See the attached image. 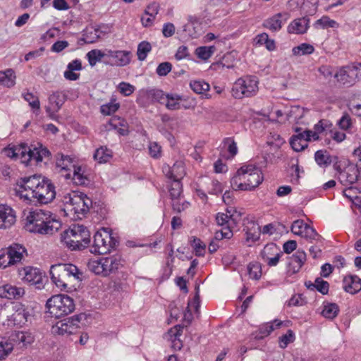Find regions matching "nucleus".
<instances>
[{"label": "nucleus", "mask_w": 361, "mask_h": 361, "mask_svg": "<svg viewBox=\"0 0 361 361\" xmlns=\"http://www.w3.org/2000/svg\"><path fill=\"white\" fill-rule=\"evenodd\" d=\"M19 186L25 192V194H21L22 197L35 204H47L56 197V188L51 180L41 175L23 178Z\"/></svg>", "instance_id": "nucleus-1"}, {"label": "nucleus", "mask_w": 361, "mask_h": 361, "mask_svg": "<svg viewBox=\"0 0 361 361\" xmlns=\"http://www.w3.org/2000/svg\"><path fill=\"white\" fill-rule=\"evenodd\" d=\"M26 221L29 231L44 235H52L61 226V221L51 218V212L42 209L31 212Z\"/></svg>", "instance_id": "nucleus-2"}, {"label": "nucleus", "mask_w": 361, "mask_h": 361, "mask_svg": "<svg viewBox=\"0 0 361 361\" xmlns=\"http://www.w3.org/2000/svg\"><path fill=\"white\" fill-rule=\"evenodd\" d=\"M61 241L71 250H83L90 243V233L83 225H73L61 234Z\"/></svg>", "instance_id": "nucleus-3"}, {"label": "nucleus", "mask_w": 361, "mask_h": 361, "mask_svg": "<svg viewBox=\"0 0 361 361\" xmlns=\"http://www.w3.org/2000/svg\"><path fill=\"white\" fill-rule=\"evenodd\" d=\"M49 274L52 281L57 287L65 289L67 281L71 277L82 280V272L72 264H57L51 266Z\"/></svg>", "instance_id": "nucleus-4"}, {"label": "nucleus", "mask_w": 361, "mask_h": 361, "mask_svg": "<svg viewBox=\"0 0 361 361\" xmlns=\"http://www.w3.org/2000/svg\"><path fill=\"white\" fill-rule=\"evenodd\" d=\"M118 244L119 241L113 236L112 231L109 228H102L94 235L90 251L93 254L105 255L115 249Z\"/></svg>", "instance_id": "nucleus-5"}, {"label": "nucleus", "mask_w": 361, "mask_h": 361, "mask_svg": "<svg viewBox=\"0 0 361 361\" xmlns=\"http://www.w3.org/2000/svg\"><path fill=\"white\" fill-rule=\"evenodd\" d=\"M47 312L55 318L68 315L75 310L73 298L65 294L55 295L51 297L46 303Z\"/></svg>", "instance_id": "nucleus-6"}, {"label": "nucleus", "mask_w": 361, "mask_h": 361, "mask_svg": "<svg viewBox=\"0 0 361 361\" xmlns=\"http://www.w3.org/2000/svg\"><path fill=\"white\" fill-rule=\"evenodd\" d=\"M258 90V80L255 76L246 75L238 78L231 90L232 96L235 99L250 97Z\"/></svg>", "instance_id": "nucleus-7"}, {"label": "nucleus", "mask_w": 361, "mask_h": 361, "mask_svg": "<svg viewBox=\"0 0 361 361\" xmlns=\"http://www.w3.org/2000/svg\"><path fill=\"white\" fill-rule=\"evenodd\" d=\"M82 318H85V314H80L72 317L59 321L52 326V332L62 336H69L75 334L80 329V323Z\"/></svg>", "instance_id": "nucleus-8"}, {"label": "nucleus", "mask_w": 361, "mask_h": 361, "mask_svg": "<svg viewBox=\"0 0 361 361\" xmlns=\"http://www.w3.org/2000/svg\"><path fill=\"white\" fill-rule=\"evenodd\" d=\"M19 275L22 276V280L30 285L35 286L37 289L44 287V274L38 268L25 267L19 270Z\"/></svg>", "instance_id": "nucleus-9"}, {"label": "nucleus", "mask_w": 361, "mask_h": 361, "mask_svg": "<svg viewBox=\"0 0 361 361\" xmlns=\"http://www.w3.org/2000/svg\"><path fill=\"white\" fill-rule=\"evenodd\" d=\"M71 208L70 210L73 212L74 214H77V216L80 219L84 216L90 210V207L92 205V200L87 197L86 195L81 194L73 195L72 197H68V201Z\"/></svg>", "instance_id": "nucleus-10"}, {"label": "nucleus", "mask_w": 361, "mask_h": 361, "mask_svg": "<svg viewBox=\"0 0 361 361\" xmlns=\"http://www.w3.org/2000/svg\"><path fill=\"white\" fill-rule=\"evenodd\" d=\"M131 52L126 50L106 51V60L104 63L111 66H125L130 62Z\"/></svg>", "instance_id": "nucleus-11"}, {"label": "nucleus", "mask_w": 361, "mask_h": 361, "mask_svg": "<svg viewBox=\"0 0 361 361\" xmlns=\"http://www.w3.org/2000/svg\"><path fill=\"white\" fill-rule=\"evenodd\" d=\"M281 255H283V252L279 250V248L274 243L267 245L261 252L263 260L269 267L276 266Z\"/></svg>", "instance_id": "nucleus-12"}, {"label": "nucleus", "mask_w": 361, "mask_h": 361, "mask_svg": "<svg viewBox=\"0 0 361 361\" xmlns=\"http://www.w3.org/2000/svg\"><path fill=\"white\" fill-rule=\"evenodd\" d=\"M247 169V191L253 190L263 181V176L260 169L254 165H246Z\"/></svg>", "instance_id": "nucleus-13"}, {"label": "nucleus", "mask_w": 361, "mask_h": 361, "mask_svg": "<svg viewBox=\"0 0 361 361\" xmlns=\"http://www.w3.org/2000/svg\"><path fill=\"white\" fill-rule=\"evenodd\" d=\"M289 14L287 12L278 13L273 16L266 19L263 22V27L272 31H279L283 25L289 19Z\"/></svg>", "instance_id": "nucleus-14"}, {"label": "nucleus", "mask_w": 361, "mask_h": 361, "mask_svg": "<svg viewBox=\"0 0 361 361\" xmlns=\"http://www.w3.org/2000/svg\"><path fill=\"white\" fill-rule=\"evenodd\" d=\"M104 276H108L116 273L121 267L123 261L120 256L113 255L103 257Z\"/></svg>", "instance_id": "nucleus-15"}, {"label": "nucleus", "mask_w": 361, "mask_h": 361, "mask_svg": "<svg viewBox=\"0 0 361 361\" xmlns=\"http://www.w3.org/2000/svg\"><path fill=\"white\" fill-rule=\"evenodd\" d=\"M16 222L14 210L4 204H0V228H10Z\"/></svg>", "instance_id": "nucleus-16"}, {"label": "nucleus", "mask_w": 361, "mask_h": 361, "mask_svg": "<svg viewBox=\"0 0 361 361\" xmlns=\"http://www.w3.org/2000/svg\"><path fill=\"white\" fill-rule=\"evenodd\" d=\"M165 176L172 180H180L185 176V169L182 161H176L173 166L169 165L163 167Z\"/></svg>", "instance_id": "nucleus-17"}, {"label": "nucleus", "mask_w": 361, "mask_h": 361, "mask_svg": "<svg viewBox=\"0 0 361 361\" xmlns=\"http://www.w3.org/2000/svg\"><path fill=\"white\" fill-rule=\"evenodd\" d=\"M343 290L352 295L361 290V279L356 275H348L343 279Z\"/></svg>", "instance_id": "nucleus-18"}, {"label": "nucleus", "mask_w": 361, "mask_h": 361, "mask_svg": "<svg viewBox=\"0 0 361 361\" xmlns=\"http://www.w3.org/2000/svg\"><path fill=\"white\" fill-rule=\"evenodd\" d=\"M25 294V290L22 287H17L10 284H6L0 287V297L9 300L18 299Z\"/></svg>", "instance_id": "nucleus-19"}, {"label": "nucleus", "mask_w": 361, "mask_h": 361, "mask_svg": "<svg viewBox=\"0 0 361 361\" xmlns=\"http://www.w3.org/2000/svg\"><path fill=\"white\" fill-rule=\"evenodd\" d=\"M67 99L66 94L61 91H56L51 94L49 97V106L46 108L47 112L49 113L51 111L53 112L58 111Z\"/></svg>", "instance_id": "nucleus-20"}, {"label": "nucleus", "mask_w": 361, "mask_h": 361, "mask_svg": "<svg viewBox=\"0 0 361 361\" xmlns=\"http://www.w3.org/2000/svg\"><path fill=\"white\" fill-rule=\"evenodd\" d=\"M285 322L274 319L271 322H267L261 324L259 326L258 331L256 333L255 338L262 339L264 337L268 336L270 334L276 329H279L284 324Z\"/></svg>", "instance_id": "nucleus-21"}, {"label": "nucleus", "mask_w": 361, "mask_h": 361, "mask_svg": "<svg viewBox=\"0 0 361 361\" xmlns=\"http://www.w3.org/2000/svg\"><path fill=\"white\" fill-rule=\"evenodd\" d=\"M306 261V253L298 250L294 255H293L288 262L289 271L293 274L298 273Z\"/></svg>", "instance_id": "nucleus-22"}, {"label": "nucleus", "mask_w": 361, "mask_h": 361, "mask_svg": "<svg viewBox=\"0 0 361 361\" xmlns=\"http://www.w3.org/2000/svg\"><path fill=\"white\" fill-rule=\"evenodd\" d=\"M6 251L10 257L13 264L20 262L24 255H27V250L25 247L18 243H13L6 248Z\"/></svg>", "instance_id": "nucleus-23"}, {"label": "nucleus", "mask_w": 361, "mask_h": 361, "mask_svg": "<svg viewBox=\"0 0 361 361\" xmlns=\"http://www.w3.org/2000/svg\"><path fill=\"white\" fill-rule=\"evenodd\" d=\"M14 310L15 311L12 314L14 324L20 326L24 325L30 317L29 311L22 304L16 305Z\"/></svg>", "instance_id": "nucleus-24"}, {"label": "nucleus", "mask_w": 361, "mask_h": 361, "mask_svg": "<svg viewBox=\"0 0 361 361\" xmlns=\"http://www.w3.org/2000/svg\"><path fill=\"white\" fill-rule=\"evenodd\" d=\"M310 19L302 17L294 20L288 27V32L294 34H304L309 27Z\"/></svg>", "instance_id": "nucleus-25"}, {"label": "nucleus", "mask_w": 361, "mask_h": 361, "mask_svg": "<svg viewBox=\"0 0 361 361\" xmlns=\"http://www.w3.org/2000/svg\"><path fill=\"white\" fill-rule=\"evenodd\" d=\"M314 160L317 165L325 169L334 161L337 163L338 157H332L326 150L319 149L314 153Z\"/></svg>", "instance_id": "nucleus-26"}, {"label": "nucleus", "mask_w": 361, "mask_h": 361, "mask_svg": "<svg viewBox=\"0 0 361 361\" xmlns=\"http://www.w3.org/2000/svg\"><path fill=\"white\" fill-rule=\"evenodd\" d=\"M82 63L79 59H75L67 66V70L64 72L63 76L66 80L75 81L80 78V74L74 73L75 71L82 70Z\"/></svg>", "instance_id": "nucleus-27"}, {"label": "nucleus", "mask_w": 361, "mask_h": 361, "mask_svg": "<svg viewBox=\"0 0 361 361\" xmlns=\"http://www.w3.org/2000/svg\"><path fill=\"white\" fill-rule=\"evenodd\" d=\"M350 69L346 68L345 66H342L339 68L338 71L335 73L334 77L337 80L343 85L350 86L356 82L355 77H351L349 73Z\"/></svg>", "instance_id": "nucleus-28"}, {"label": "nucleus", "mask_w": 361, "mask_h": 361, "mask_svg": "<svg viewBox=\"0 0 361 361\" xmlns=\"http://www.w3.org/2000/svg\"><path fill=\"white\" fill-rule=\"evenodd\" d=\"M339 311V307L336 303L324 302L323 310L321 314L324 317L328 319H334L337 317Z\"/></svg>", "instance_id": "nucleus-29"}, {"label": "nucleus", "mask_w": 361, "mask_h": 361, "mask_svg": "<svg viewBox=\"0 0 361 361\" xmlns=\"http://www.w3.org/2000/svg\"><path fill=\"white\" fill-rule=\"evenodd\" d=\"M305 238L311 243H320L322 244L323 238L316 231V230L310 226V225H307V228L305 231H304L302 235L301 236Z\"/></svg>", "instance_id": "nucleus-30"}, {"label": "nucleus", "mask_w": 361, "mask_h": 361, "mask_svg": "<svg viewBox=\"0 0 361 361\" xmlns=\"http://www.w3.org/2000/svg\"><path fill=\"white\" fill-rule=\"evenodd\" d=\"M15 72L12 69L0 71V84L11 87L15 85Z\"/></svg>", "instance_id": "nucleus-31"}, {"label": "nucleus", "mask_w": 361, "mask_h": 361, "mask_svg": "<svg viewBox=\"0 0 361 361\" xmlns=\"http://www.w3.org/2000/svg\"><path fill=\"white\" fill-rule=\"evenodd\" d=\"M56 166L61 168L62 170L68 171L71 168L75 166L73 164V159L68 155H64L62 153L56 154Z\"/></svg>", "instance_id": "nucleus-32"}, {"label": "nucleus", "mask_w": 361, "mask_h": 361, "mask_svg": "<svg viewBox=\"0 0 361 361\" xmlns=\"http://www.w3.org/2000/svg\"><path fill=\"white\" fill-rule=\"evenodd\" d=\"M16 159H20L22 163L27 164L30 161V155H29V147L25 144L21 143L18 145H16Z\"/></svg>", "instance_id": "nucleus-33"}, {"label": "nucleus", "mask_w": 361, "mask_h": 361, "mask_svg": "<svg viewBox=\"0 0 361 361\" xmlns=\"http://www.w3.org/2000/svg\"><path fill=\"white\" fill-rule=\"evenodd\" d=\"M87 267L91 272L104 276L103 257L98 259L89 260Z\"/></svg>", "instance_id": "nucleus-34"}, {"label": "nucleus", "mask_w": 361, "mask_h": 361, "mask_svg": "<svg viewBox=\"0 0 361 361\" xmlns=\"http://www.w3.org/2000/svg\"><path fill=\"white\" fill-rule=\"evenodd\" d=\"M146 97L147 99L152 102H157L161 104H164L165 100H167V94L165 95L164 92L160 90H149L146 92Z\"/></svg>", "instance_id": "nucleus-35"}, {"label": "nucleus", "mask_w": 361, "mask_h": 361, "mask_svg": "<svg viewBox=\"0 0 361 361\" xmlns=\"http://www.w3.org/2000/svg\"><path fill=\"white\" fill-rule=\"evenodd\" d=\"M215 51L216 47L214 46H202L199 47L195 49V54L199 59L207 61L212 56Z\"/></svg>", "instance_id": "nucleus-36"}, {"label": "nucleus", "mask_w": 361, "mask_h": 361, "mask_svg": "<svg viewBox=\"0 0 361 361\" xmlns=\"http://www.w3.org/2000/svg\"><path fill=\"white\" fill-rule=\"evenodd\" d=\"M86 56L90 65L93 67L97 62L101 61L102 58L106 59V52L104 53L99 49H92Z\"/></svg>", "instance_id": "nucleus-37"}, {"label": "nucleus", "mask_w": 361, "mask_h": 361, "mask_svg": "<svg viewBox=\"0 0 361 361\" xmlns=\"http://www.w3.org/2000/svg\"><path fill=\"white\" fill-rule=\"evenodd\" d=\"M13 345L8 338L0 337V360L7 357L13 350Z\"/></svg>", "instance_id": "nucleus-38"}, {"label": "nucleus", "mask_w": 361, "mask_h": 361, "mask_svg": "<svg viewBox=\"0 0 361 361\" xmlns=\"http://www.w3.org/2000/svg\"><path fill=\"white\" fill-rule=\"evenodd\" d=\"M111 157V151L103 147L98 148L94 154V160L98 161L99 163H106Z\"/></svg>", "instance_id": "nucleus-39"}, {"label": "nucleus", "mask_w": 361, "mask_h": 361, "mask_svg": "<svg viewBox=\"0 0 361 361\" xmlns=\"http://www.w3.org/2000/svg\"><path fill=\"white\" fill-rule=\"evenodd\" d=\"M152 46L149 42L147 41L141 42L137 46V55L140 61L146 59L148 53L151 51Z\"/></svg>", "instance_id": "nucleus-40"}, {"label": "nucleus", "mask_w": 361, "mask_h": 361, "mask_svg": "<svg viewBox=\"0 0 361 361\" xmlns=\"http://www.w3.org/2000/svg\"><path fill=\"white\" fill-rule=\"evenodd\" d=\"M314 48L312 45L307 43H302L293 48V54L295 56H302L313 53Z\"/></svg>", "instance_id": "nucleus-41"}, {"label": "nucleus", "mask_w": 361, "mask_h": 361, "mask_svg": "<svg viewBox=\"0 0 361 361\" xmlns=\"http://www.w3.org/2000/svg\"><path fill=\"white\" fill-rule=\"evenodd\" d=\"M13 340L19 343H23V345L30 343L32 341V337L28 332L17 331L12 335Z\"/></svg>", "instance_id": "nucleus-42"}, {"label": "nucleus", "mask_w": 361, "mask_h": 361, "mask_svg": "<svg viewBox=\"0 0 361 361\" xmlns=\"http://www.w3.org/2000/svg\"><path fill=\"white\" fill-rule=\"evenodd\" d=\"M247 273L250 278L255 280L259 279L262 276L260 264L258 262L250 263L247 265Z\"/></svg>", "instance_id": "nucleus-43"}, {"label": "nucleus", "mask_w": 361, "mask_h": 361, "mask_svg": "<svg viewBox=\"0 0 361 361\" xmlns=\"http://www.w3.org/2000/svg\"><path fill=\"white\" fill-rule=\"evenodd\" d=\"M73 180L77 185H86L88 182V179L82 172L80 166H74Z\"/></svg>", "instance_id": "nucleus-44"}, {"label": "nucleus", "mask_w": 361, "mask_h": 361, "mask_svg": "<svg viewBox=\"0 0 361 361\" xmlns=\"http://www.w3.org/2000/svg\"><path fill=\"white\" fill-rule=\"evenodd\" d=\"M307 224L305 223L302 219L295 220L291 225V232L295 235L302 236L307 228Z\"/></svg>", "instance_id": "nucleus-45"}, {"label": "nucleus", "mask_w": 361, "mask_h": 361, "mask_svg": "<svg viewBox=\"0 0 361 361\" xmlns=\"http://www.w3.org/2000/svg\"><path fill=\"white\" fill-rule=\"evenodd\" d=\"M190 86L197 94H203L209 90V85L201 80L190 82Z\"/></svg>", "instance_id": "nucleus-46"}, {"label": "nucleus", "mask_w": 361, "mask_h": 361, "mask_svg": "<svg viewBox=\"0 0 361 361\" xmlns=\"http://www.w3.org/2000/svg\"><path fill=\"white\" fill-rule=\"evenodd\" d=\"M182 185L180 180H173L169 188L170 196L172 200L178 199L182 193Z\"/></svg>", "instance_id": "nucleus-47"}, {"label": "nucleus", "mask_w": 361, "mask_h": 361, "mask_svg": "<svg viewBox=\"0 0 361 361\" xmlns=\"http://www.w3.org/2000/svg\"><path fill=\"white\" fill-rule=\"evenodd\" d=\"M294 340H295L294 332L292 330L288 329L286 334L282 335L281 336H280L279 338V346L281 348H286L287 347V345L289 343L293 342Z\"/></svg>", "instance_id": "nucleus-48"}, {"label": "nucleus", "mask_w": 361, "mask_h": 361, "mask_svg": "<svg viewBox=\"0 0 361 361\" xmlns=\"http://www.w3.org/2000/svg\"><path fill=\"white\" fill-rule=\"evenodd\" d=\"M336 25H337V23L334 20H331L327 16H324L322 18L317 20L314 24V26L316 28L320 27L324 29L328 27H335Z\"/></svg>", "instance_id": "nucleus-49"}, {"label": "nucleus", "mask_w": 361, "mask_h": 361, "mask_svg": "<svg viewBox=\"0 0 361 361\" xmlns=\"http://www.w3.org/2000/svg\"><path fill=\"white\" fill-rule=\"evenodd\" d=\"M231 185L234 190L247 191L246 183L240 182L239 169L237 171L235 175L231 178Z\"/></svg>", "instance_id": "nucleus-50"}, {"label": "nucleus", "mask_w": 361, "mask_h": 361, "mask_svg": "<svg viewBox=\"0 0 361 361\" xmlns=\"http://www.w3.org/2000/svg\"><path fill=\"white\" fill-rule=\"evenodd\" d=\"M346 68L350 69L349 73L351 77H355L356 82L361 79V63L355 62L346 66Z\"/></svg>", "instance_id": "nucleus-51"}, {"label": "nucleus", "mask_w": 361, "mask_h": 361, "mask_svg": "<svg viewBox=\"0 0 361 361\" xmlns=\"http://www.w3.org/2000/svg\"><path fill=\"white\" fill-rule=\"evenodd\" d=\"M224 147H226L227 151L231 157H234L238 152L236 142L233 137H226L223 140Z\"/></svg>", "instance_id": "nucleus-52"}, {"label": "nucleus", "mask_w": 361, "mask_h": 361, "mask_svg": "<svg viewBox=\"0 0 361 361\" xmlns=\"http://www.w3.org/2000/svg\"><path fill=\"white\" fill-rule=\"evenodd\" d=\"M191 245L193 247L197 256L202 257L204 255L206 245L200 238H193Z\"/></svg>", "instance_id": "nucleus-53"}, {"label": "nucleus", "mask_w": 361, "mask_h": 361, "mask_svg": "<svg viewBox=\"0 0 361 361\" xmlns=\"http://www.w3.org/2000/svg\"><path fill=\"white\" fill-rule=\"evenodd\" d=\"M119 106L120 105L118 103L111 102L101 106V113L104 115H111L115 113L118 109Z\"/></svg>", "instance_id": "nucleus-54"}, {"label": "nucleus", "mask_w": 361, "mask_h": 361, "mask_svg": "<svg viewBox=\"0 0 361 361\" xmlns=\"http://www.w3.org/2000/svg\"><path fill=\"white\" fill-rule=\"evenodd\" d=\"M183 325L177 324L168 330L167 333L166 334V338L170 341H172L173 338H180L183 333Z\"/></svg>", "instance_id": "nucleus-55"}, {"label": "nucleus", "mask_w": 361, "mask_h": 361, "mask_svg": "<svg viewBox=\"0 0 361 361\" xmlns=\"http://www.w3.org/2000/svg\"><path fill=\"white\" fill-rule=\"evenodd\" d=\"M253 232L251 229L247 228L246 231L247 241L255 242L259 240L260 236V227L255 224H252Z\"/></svg>", "instance_id": "nucleus-56"}, {"label": "nucleus", "mask_w": 361, "mask_h": 361, "mask_svg": "<svg viewBox=\"0 0 361 361\" xmlns=\"http://www.w3.org/2000/svg\"><path fill=\"white\" fill-rule=\"evenodd\" d=\"M121 120L119 117H114L109 122V130H117L118 133L122 135L126 134V130L123 128H118V126H123Z\"/></svg>", "instance_id": "nucleus-57"}, {"label": "nucleus", "mask_w": 361, "mask_h": 361, "mask_svg": "<svg viewBox=\"0 0 361 361\" xmlns=\"http://www.w3.org/2000/svg\"><path fill=\"white\" fill-rule=\"evenodd\" d=\"M232 236L233 232L231 228L225 227L222 230L218 231L215 233L213 240L216 242H219L224 238L230 239Z\"/></svg>", "instance_id": "nucleus-58"}, {"label": "nucleus", "mask_w": 361, "mask_h": 361, "mask_svg": "<svg viewBox=\"0 0 361 361\" xmlns=\"http://www.w3.org/2000/svg\"><path fill=\"white\" fill-rule=\"evenodd\" d=\"M216 221L219 226L231 228L233 223L228 217V214L224 213H218L216 216Z\"/></svg>", "instance_id": "nucleus-59"}, {"label": "nucleus", "mask_w": 361, "mask_h": 361, "mask_svg": "<svg viewBox=\"0 0 361 361\" xmlns=\"http://www.w3.org/2000/svg\"><path fill=\"white\" fill-rule=\"evenodd\" d=\"M23 97L32 109L37 110L39 109V100L37 96L34 95L32 93L27 92L23 94Z\"/></svg>", "instance_id": "nucleus-60"}, {"label": "nucleus", "mask_w": 361, "mask_h": 361, "mask_svg": "<svg viewBox=\"0 0 361 361\" xmlns=\"http://www.w3.org/2000/svg\"><path fill=\"white\" fill-rule=\"evenodd\" d=\"M179 99L180 97L178 95L174 97L167 94V100H165L164 103L166 108L169 110H176L180 109V103L178 102Z\"/></svg>", "instance_id": "nucleus-61"}, {"label": "nucleus", "mask_w": 361, "mask_h": 361, "mask_svg": "<svg viewBox=\"0 0 361 361\" xmlns=\"http://www.w3.org/2000/svg\"><path fill=\"white\" fill-rule=\"evenodd\" d=\"M332 126V123L328 121L322 119L314 126V130L318 134L323 133L325 130H329Z\"/></svg>", "instance_id": "nucleus-62"}, {"label": "nucleus", "mask_w": 361, "mask_h": 361, "mask_svg": "<svg viewBox=\"0 0 361 361\" xmlns=\"http://www.w3.org/2000/svg\"><path fill=\"white\" fill-rule=\"evenodd\" d=\"M315 282L316 290L321 293L322 295H326L329 288V283L321 278H317L315 279Z\"/></svg>", "instance_id": "nucleus-63"}, {"label": "nucleus", "mask_w": 361, "mask_h": 361, "mask_svg": "<svg viewBox=\"0 0 361 361\" xmlns=\"http://www.w3.org/2000/svg\"><path fill=\"white\" fill-rule=\"evenodd\" d=\"M172 68V65L169 62H162L157 68L156 73L159 76H166Z\"/></svg>", "instance_id": "nucleus-64"}]
</instances>
